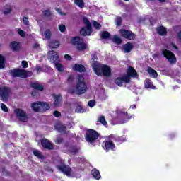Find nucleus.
Instances as JSON below:
<instances>
[{
    "label": "nucleus",
    "mask_w": 181,
    "mask_h": 181,
    "mask_svg": "<svg viewBox=\"0 0 181 181\" xmlns=\"http://www.w3.org/2000/svg\"><path fill=\"white\" fill-rule=\"evenodd\" d=\"M87 83L84 81V76L80 74L78 76L76 81L75 89L71 88L68 90L69 94H77V95H81L87 93Z\"/></svg>",
    "instance_id": "1"
},
{
    "label": "nucleus",
    "mask_w": 181,
    "mask_h": 181,
    "mask_svg": "<svg viewBox=\"0 0 181 181\" xmlns=\"http://www.w3.org/2000/svg\"><path fill=\"white\" fill-rule=\"evenodd\" d=\"M93 70L95 74L98 76V77H111V68L108 65L95 64V62L92 64Z\"/></svg>",
    "instance_id": "2"
},
{
    "label": "nucleus",
    "mask_w": 181,
    "mask_h": 181,
    "mask_svg": "<svg viewBox=\"0 0 181 181\" xmlns=\"http://www.w3.org/2000/svg\"><path fill=\"white\" fill-rule=\"evenodd\" d=\"M31 108L34 112H46L50 110V105L46 102H33L31 103Z\"/></svg>",
    "instance_id": "3"
},
{
    "label": "nucleus",
    "mask_w": 181,
    "mask_h": 181,
    "mask_svg": "<svg viewBox=\"0 0 181 181\" xmlns=\"http://www.w3.org/2000/svg\"><path fill=\"white\" fill-rule=\"evenodd\" d=\"M100 134L98 131L93 129H88L86 132L85 139L88 144H95V141L98 139Z\"/></svg>",
    "instance_id": "4"
},
{
    "label": "nucleus",
    "mask_w": 181,
    "mask_h": 181,
    "mask_svg": "<svg viewBox=\"0 0 181 181\" xmlns=\"http://www.w3.org/2000/svg\"><path fill=\"white\" fill-rule=\"evenodd\" d=\"M83 22L86 27H83L80 30L81 36H90L93 33V28L91 27V23L90 19L87 17L83 18Z\"/></svg>",
    "instance_id": "5"
},
{
    "label": "nucleus",
    "mask_w": 181,
    "mask_h": 181,
    "mask_svg": "<svg viewBox=\"0 0 181 181\" xmlns=\"http://www.w3.org/2000/svg\"><path fill=\"white\" fill-rule=\"evenodd\" d=\"M71 42L74 46H77L76 49L78 52H84L87 50V44L84 43V40L80 37H75L71 39Z\"/></svg>",
    "instance_id": "6"
},
{
    "label": "nucleus",
    "mask_w": 181,
    "mask_h": 181,
    "mask_svg": "<svg viewBox=\"0 0 181 181\" xmlns=\"http://www.w3.org/2000/svg\"><path fill=\"white\" fill-rule=\"evenodd\" d=\"M10 74L13 77H21V78H28V77H30V76H32V73L30 71L19 69L11 70L10 71Z\"/></svg>",
    "instance_id": "7"
},
{
    "label": "nucleus",
    "mask_w": 181,
    "mask_h": 181,
    "mask_svg": "<svg viewBox=\"0 0 181 181\" xmlns=\"http://www.w3.org/2000/svg\"><path fill=\"white\" fill-rule=\"evenodd\" d=\"M11 88L8 86H0V98L4 103H7L11 95Z\"/></svg>",
    "instance_id": "8"
},
{
    "label": "nucleus",
    "mask_w": 181,
    "mask_h": 181,
    "mask_svg": "<svg viewBox=\"0 0 181 181\" xmlns=\"http://www.w3.org/2000/svg\"><path fill=\"white\" fill-rule=\"evenodd\" d=\"M161 54L164 56L170 64H175L177 62L176 55L172 51L166 49L161 50Z\"/></svg>",
    "instance_id": "9"
},
{
    "label": "nucleus",
    "mask_w": 181,
    "mask_h": 181,
    "mask_svg": "<svg viewBox=\"0 0 181 181\" xmlns=\"http://www.w3.org/2000/svg\"><path fill=\"white\" fill-rule=\"evenodd\" d=\"M14 113L16 114L17 118H18L19 121L21 122H28L29 120L28 115H26V112L23 111L22 109H16L14 110Z\"/></svg>",
    "instance_id": "10"
},
{
    "label": "nucleus",
    "mask_w": 181,
    "mask_h": 181,
    "mask_svg": "<svg viewBox=\"0 0 181 181\" xmlns=\"http://www.w3.org/2000/svg\"><path fill=\"white\" fill-rule=\"evenodd\" d=\"M119 33L124 37V39H127L128 40H135V33L131 30L126 29H121Z\"/></svg>",
    "instance_id": "11"
},
{
    "label": "nucleus",
    "mask_w": 181,
    "mask_h": 181,
    "mask_svg": "<svg viewBox=\"0 0 181 181\" xmlns=\"http://www.w3.org/2000/svg\"><path fill=\"white\" fill-rule=\"evenodd\" d=\"M102 148H103L105 152H110V151L115 149V144L111 140H105L102 143Z\"/></svg>",
    "instance_id": "12"
},
{
    "label": "nucleus",
    "mask_w": 181,
    "mask_h": 181,
    "mask_svg": "<svg viewBox=\"0 0 181 181\" xmlns=\"http://www.w3.org/2000/svg\"><path fill=\"white\" fill-rule=\"evenodd\" d=\"M57 168L66 176H71V168L68 165L62 164L61 165H57Z\"/></svg>",
    "instance_id": "13"
},
{
    "label": "nucleus",
    "mask_w": 181,
    "mask_h": 181,
    "mask_svg": "<svg viewBox=\"0 0 181 181\" xmlns=\"http://www.w3.org/2000/svg\"><path fill=\"white\" fill-rule=\"evenodd\" d=\"M41 145L42 148H45V149H47L48 151H53V149H54L53 143L50 142L47 139H42L41 140Z\"/></svg>",
    "instance_id": "14"
},
{
    "label": "nucleus",
    "mask_w": 181,
    "mask_h": 181,
    "mask_svg": "<svg viewBox=\"0 0 181 181\" xmlns=\"http://www.w3.org/2000/svg\"><path fill=\"white\" fill-rule=\"evenodd\" d=\"M127 75H124L126 77H128L129 78V82L131 83V77L135 78L138 77V72H136V70L134 69L132 66H129L127 71Z\"/></svg>",
    "instance_id": "15"
},
{
    "label": "nucleus",
    "mask_w": 181,
    "mask_h": 181,
    "mask_svg": "<svg viewBox=\"0 0 181 181\" xmlns=\"http://www.w3.org/2000/svg\"><path fill=\"white\" fill-rule=\"evenodd\" d=\"M115 83L119 87H122V84H124V83H126L127 84H128L129 83V80L128 78V76H126L124 75L122 77H117L115 80Z\"/></svg>",
    "instance_id": "16"
},
{
    "label": "nucleus",
    "mask_w": 181,
    "mask_h": 181,
    "mask_svg": "<svg viewBox=\"0 0 181 181\" xmlns=\"http://www.w3.org/2000/svg\"><path fill=\"white\" fill-rule=\"evenodd\" d=\"M49 62L51 63H57V62H60V58L59 57V54L56 51L49 52Z\"/></svg>",
    "instance_id": "17"
},
{
    "label": "nucleus",
    "mask_w": 181,
    "mask_h": 181,
    "mask_svg": "<svg viewBox=\"0 0 181 181\" xmlns=\"http://www.w3.org/2000/svg\"><path fill=\"white\" fill-rule=\"evenodd\" d=\"M122 49L124 53H130L131 50L134 49V45L131 42H127L122 45Z\"/></svg>",
    "instance_id": "18"
},
{
    "label": "nucleus",
    "mask_w": 181,
    "mask_h": 181,
    "mask_svg": "<svg viewBox=\"0 0 181 181\" xmlns=\"http://www.w3.org/2000/svg\"><path fill=\"white\" fill-rule=\"evenodd\" d=\"M72 69L78 73H84V71H86V67L84 65L80 64H75Z\"/></svg>",
    "instance_id": "19"
},
{
    "label": "nucleus",
    "mask_w": 181,
    "mask_h": 181,
    "mask_svg": "<svg viewBox=\"0 0 181 181\" xmlns=\"http://www.w3.org/2000/svg\"><path fill=\"white\" fill-rule=\"evenodd\" d=\"M156 32L160 36H166L168 35V31L166 30V28L163 25H160L156 28Z\"/></svg>",
    "instance_id": "20"
},
{
    "label": "nucleus",
    "mask_w": 181,
    "mask_h": 181,
    "mask_svg": "<svg viewBox=\"0 0 181 181\" xmlns=\"http://www.w3.org/2000/svg\"><path fill=\"white\" fill-rule=\"evenodd\" d=\"M30 88H33L34 90H37V91H43V90H45L43 85H40V83L37 82L31 83Z\"/></svg>",
    "instance_id": "21"
},
{
    "label": "nucleus",
    "mask_w": 181,
    "mask_h": 181,
    "mask_svg": "<svg viewBox=\"0 0 181 181\" xmlns=\"http://www.w3.org/2000/svg\"><path fill=\"white\" fill-rule=\"evenodd\" d=\"M112 138H113L115 142H118V144H123V142H125V141H127V137L124 135L121 136H112Z\"/></svg>",
    "instance_id": "22"
},
{
    "label": "nucleus",
    "mask_w": 181,
    "mask_h": 181,
    "mask_svg": "<svg viewBox=\"0 0 181 181\" xmlns=\"http://www.w3.org/2000/svg\"><path fill=\"white\" fill-rule=\"evenodd\" d=\"M91 175L96 180H100V179H101V174L100 173V170H97V168L92 169Z\"/></svg>",
    "instance_id": "23"
},
{
    "label": "nucleus",
    "mask_w": 181,
    "mask_h": 181,
    "mask_svg": "<svg viewBox=\"0 0 181 181\" xmlns=\"http://www.w3.org/2000/svg\"><path fill=\"white\" fill-rule=\"evenodd\" d=\"M19 42L13 41L10 43V47L12 49L13 52H19L20 47H19Z\"/></svg>",
    "instance_id": "24"
},
{
    "label": "nucleus",
    "mask_w": 181,
    "mask_h": 181,
    "mask_svg": "<svg viewBox=\"0 0 181 181\" xmlns=\"http://www.w3.org/2000/svg\"><path fill=\"white\" fill-rule=\"evenodd\" d=\"M54 105L55 107H59V105H60V103H62V100H63V96H62L61 94H59V95H54Z\"/></svg>",
    "instance_id": "25"
},
{
    "label": "nucleus",
    "mask_w": 181,
    "mask_h": 181,
    "mask_svg": "<svg viewBox=\"0 0 181 181\" xmlns=\"http://www.w3.org/2000/svg\"><path fill=\"white\" fill-rule=\"evenodd\" d=\"M144 87H146V88H151L152 90H155V86H153L152 81L149 78L144 81Z\"/></svg>",
    "instance_id": "26"
},
{
    "label": "nucleus",
    "mask_w": 181,
    "mask_h": 181,
    "mask_svg": "<svg viewBox=\"0 0 181 181\" xmlns=\"http://www.w3.org/2000/svg\"><path fill=\"white\" fill-rule=\"evenodd\" d=\"M34 156H36L37 159H40L41 160H45V156L42 154V152L37 149H35L33 152Z\"/></svg>",
    "instance_id": "27"
},
{
    "label": "nucleus",
    "mask_w": 181,
    "mask_h": 181,
    "mask_svg": "<svg viewBox=\"0 0 181 181\" xmlns=\"http://www.w3.org/2000/svg\"><path fill=\"white\" fill-rule=\"evenodd\" d=\"M49 47L51 49H57L59 46H60V42L57 40H52L49 44Z\"/></svg>",
    "instance_id": "28"
},
{
    "label": "nucleus",
    "mask_w": 181,
    "mask_h": 181,
    "mask_svg": "<svg viewBox=\"0 0 181 181\" xmlns=\"http://www.w3.org/2000/svg\"><path fill=\"white\" fill-rule=\"evenodd\" d=\"M6 62V59L2 54H0V70L2 69H5V63Z\"/></svg>",
    "instance_id": "29"
},
{
    "label": "nucleus",
    "mask_w": 181,
    "mask_h": 181,
    "mask_svg": "<svg viewBox=\"0 0 181 181\" xmlns=\"http://www.w3.org/2000/svg\"><path fill=\"white\" fill-rule=\"evenodd\" d=\"M112 40V42L116 43V45H121V43H122V39L118 37V35H114Z\"/></svg>",
    "instance_id": "30"
},
{
    "label": "nucleus",
    "mask_w": 181,
    "mask_h": 181,
    "mask_svg": "<svg viewBox=\"0 0 181 181\" xmlns=\"http://www.w3.org/2000/svg\"><path fill=\"white\" fill-rule=\"evenodd\" d=\"M98 122H100V124L104 125V127H107V125H108L107 120H105V117L103 115L98 117Z\"/></svg>",
    "instance_id": "31"
},
{
    "label": "nucleus",
    "mask_w": 181,
    "mask_h": 181,
    "mask_svg": "<svg viewBox=\"0 0 181 181\" xmlns=\"http://www.w3.org/2000/svg\"><path fill=\"white\" fill-rule=\"evenodd\" d=\"M69 151L71 153H78L80 148L77 146H70Z\"/></svg>",
    "instance_id": "32"
},
{
    "label": "nucleus",
    "mask_w": 181,
    "mask_h": 181,
    "mask_svg": "<svg viewBox=\"0 0 181 181\" xmlns=\"http://www.w3.org/2000/svg\"><path fill=\"white\" fill-rule=\"evenodd\" d=\"M111 34L108 31H103L100 34L101 39H110Z\"/></svg>",
    "instance_id": "33"
},
{
    "label": "nucleus",
    "mask_w": 181,
    "mask_h": 181,
    "mask_svg": "<svg viewBox=\"0 0 181 181\" xmlns=\"http://www.w3.org/2000/svg\"><path fill=\"white\" fill-rule=\"evenodd\" d=\"M55 68L60 73H63V71H64V68L63 67V65L59 62H55Z\"/></svg>",
    "instance_id": "34"
},
{
    "label": "nucleus",
    "mask_w": 181,
    "mask_h": 181,
    "mask_svg": "<svg viewBox=\"0 0 181 181\" xmlns=\"http://www.w3.org/2000/svg\"><path fill=\"white\" fill-rule=\"evenodd\" d=\"M75 5H77L78 8H84V1L83 0H74Z\"/></svg>",
    "instance_id": "35"
},
{
    "label": "nucleus",
    "mask_w": 181,
    "mask_h": 181,
    "mask_svg": "<svg viewBox=\"0 0 181 181\" xmlns=\"http://www.w3.org/2000/svg\"><path fill=\"white\" fill-rule=\"evenodd\" d=\"M147 71L148 74H150L151 76H153V77H158V72H156L155 69L149 67Z\"/></svg>",
    "instance_id": "36"
},
{
    "label": "nucleus",
    "mask_w": 181,
    "mask_h": 181,
    "mask_svg": "<svg viewBox=\"0 0 181 181\" xmlns=\"http://www.w3.org/2000/svg\"><path fill=\"white\" fill-rule=\"evenodd\" d=\"M93 27L95 28V29H96L97 30H100V29H101V24H100V23H98L95 21H93Z\"/></svg>",
    "instance_id": "37"
},
{
    "label": "nucleus",
    "mask_w": 181,
    "mask_h": 181,
    "mask_svg": "<svg viewBox=\"0 0 181 181\" xmlns=\"http://www.w3.org/2000/svg\"><path fill=\"white\" fill-rule=\"evenodd\" d=\"M42 13L44 16H46L47 18L52 16V12H50L49 9L45 10L44 11H42Z\"/></svg>",
    "instance_id": "38"
},
{
    "label": "nucleus",
    "mask_w": 181,
    "mask_h": 181,
    "mask_svg": "<svg viewBox=\"0 0 181 181\" xmlns=\"http://www.w3.org/2000/svg\"><path fill=\"white\" fill-rule=\"evenodd\" d=\"M63 142H64V139H63V137L61 136H58L57 137L56 140H55V144H63Z\"/></svg>",
    "instance_id": "39"
},
{
    "label": "nucleus",
    "mask_w": 181,
    "mask_h": 181,
    "mask_svg": "<svg viewBox=\"0 0 181 181\" xmlns=\"http://www.w3.org/2000/svg\"><path fill=\"white\" fill-rule=\"evenodd\" d=\"M122 23V18H121V16H117L116 19L117 26H121Z\"/></svg>",
    "instance_id": "40"
},
{
    "label": "nucleus",
    "mask_w": 181,
    "mask_h": 181,
    "mask_svg": "<svg viewBox=\"0 0 181 181\" xmlns=\"http://www.w3.org/2000/svg\"><path fill=\"white\" fill-rule=\"evenodd\" d=\"M45 36L46 39H50V37H52V33L50 32V30H47L45 31Z\"/></svg>",
    "instance_id": "41"
},
{
    "label": "nucleus",
    "mask_w": 181,
    "mask_h": 181,
    "mask_svg": "<svg viewBox=\"0 0 181 181\" xmlns=\"http://www.w3.org/2000/svg\"><path fill=\"white\" fill-rule=\"evenodd\" d=\"M1 108L4 112H8V106H6V105H5L4 103H1Z\"/></svg>",
    "instance_id": "42"
},
{
    "label": "nucleus",
    "mask_w": 181,
    "mask_h": 181,
    "mask_svg": "<svg viewBox=\"0 0 181 181\" xmlns=\"http://www.w3.org/2000/svg\"><path fill=\"white\" fill-rule=\"evenodd\" d=\"M59 30L62 33H64L66 30V25H59Z\"/></svg>",
    "instance_id": "43"
},
{
    "label": "nucleus",
    "mask_w": 181,
    "mask_h": 181,
    "mask_svg": "<svg viewBox=\"0 0 181 181\" xmlns=\"http://www.w3.org/2000/svg\"><path fill=\"white\" fill-rule=\"evenodd\" d=\"M21 66H22L23 69H28V67L29 66V64H28V62L22 61Z\"/></svg>",
    "instance_id": "44"
},
{
    "label": "nucleus",
    "mask_w": 181,
    "mask_h": 181,
    "mask_svg": "<svg viewBox=\"0 0 181 181\" xmlns=\"http://www.w3.org/2000/svg\"><path fill=\"white\" fill-rule=\"evenodd\" d=\"M53 115L54 117L59 118V117H62V113L57 110H55L53 112Z\"/></svg>",
    "instance_id": "45"
},
{
    "label": "nucleus",
    "mask_w": 181,
    "mask_h": 181,
    "mask_svg": "<svg viewBox=\"0 0 181 181\" xmlns=\"http://www.w3.org/2000/svg\"><path fill=\"white\" fill-rule=\"evenodd\" d=\"M75 111L76 112H83V107L81 105L76 106Z\"/></svg>",
    "instance_id": "46"
},
{
    "label": "nucleus",
    "mask_w": 181,
    "mask_h": 181,
    "mask_svg": "<svg viewBox=\"0 0 181 181\" xmlns=\"http://www.w3.org/2000/svg\"><path fill=\"white\" fill-rule=\"evenodd\" d=\"M88 107H95V100H90L88 103Z\"/></svg>",
    "instance_id": "47"
},
{
    "label": "nucleus",
    "mask_w": 181,
    "mask_h": 181,
    "mask_svg": "<svg viewBox=\"0 0 181 181\" xmlns=\"http://www.w3.org/2000/svg\"><path fill=\"white\" fill-rule=\"evenodd\" d=\"M66 129H67V127H66V126L64 125L60 126L59 127V131H61L62 132H66Z\"/></svg>",
    "instance_id": "48"
},
{
    "label": "nucleus",
    "mask_w": 181,
    "mask_h": 181,
    "mask_svg": "<svg viewBox=\"0 0 181 181\" xmlns=\"http://www.w3.org/2000/svg\"><path fill=\"white\" fill-rule=\"evenodd\" d=\"M18 35H20V36H21V37H25V31H23V30L19 29V30H18Z\"/></svg>",
    "instance_id": "49"
},
{
    "label": "nucleus",
    "mask_w": 181,
    "mask_h": 181,
    "mask_svg": "<svg viewBox=\"0 0 181 181\" xmlns=\"http://www.w3.org/2000/svg\"><path fill=\"white\" fill-rule=\"evenodd\" d=\"M23 22L24 25H29V21H28V17H23Z\"/></svg>",
    "instance_id": "50"
},
{
    "label": "nucleus",
    "mask_w": 181,
    "mask_h": 181,
    "mask_svg": "<svg viewBox=\"0 0 181 181\" xmlns=\"http://www.w3.org/2000/svg\"><path fill=\"white\" fill-rule=\"evenodd\" d=\"M64 59L65 60H68V61L73 60V58L69 54H65Z\"/></svg>",
    "instance_id": "51"
},
{
    "label": "nucleus",
    "mask_w": 181,
    "mask_h": 181,
    "mask_svg": "<svg viewBox=\"0 0 181 181\" xmlns=\"http://www.w3.org/2000/svg\"><path fill=\"white\" fill-rule=\"evenodd\" d=\"M31 95H33V97H37V95H39V93L36 90H33L31 92Z\"/></svg>",
    "instance_id": "52"
},
{
    "label": "nucleus",
    "mask_w": 181,
    "mask_h": 181,
    "mask_svg": "<svg viewBox=\"0 0 181 181\" xmlns=\"http://www.w3.org/2000/svg\"><path fill=\"white\" fill-rule=\"evenodd\" d=\"M11 12H12V9L7 8L6 10H5L4 11V15H8V14L11 13Z\"/></svg>",
    "instance_id": "53"
},
{
    "label": "nucleus",
    "mask_w": 181,
    "mask_h": 181,
    "mask_svg": "<svg viewBox=\"0 0 181 181\" xmlns=\"http://www.w3.org/2000/svg\"><path fill=\"white\" fill-rule=\"evenodd\" d=\"M73 80H74V77H73L72 75H70L68 77L67 81H68V83H71V81H73Z\"/></svg>",
    "instance_id": "54"
},
{
    "label": "nucleus",
    "mask_w": 181,
    "mask_h": 181,
    "mask_svg": "<svg viewBox=\"0 0 181 181\" xmlns=\"http://www.w3.org/2000/svg\"><path fill=\"white\" fill-rule=\"evenodd\" d=\"M97 59H98L97 54H96V53L93 54H92V60H93V62H95V60H97Z\"/></svg>",
    "instance_id": "55"
},
{
    "label": "nucleus",
    "mask_w": 181,
    "mask_h": 181,
    "mask_svg": "<svg viewBox=\"0 0 181 181\" xmlns=\"http://www.w3.org/2000/svg\"><path fill=\"white\" fill-rule=\"evenodd\" d=\"M45 170H47V172H50V173H53V172H54V170H53L52 168L50 167H47L45 168Z\"/></svg>",
    "instance_id": "56"
},
{
    "label": "nucleus",
    "mask_w": 181,
    "mask_h": 181,
    "mask_svg": "<svg viewBox=\"0 0 181 181\" xmlns=\"http://www.w3.org/2000/svg\"><path fill=\"white\" fill-rule=\"evenodd\" d=\"M36 71H42V67H40V66H36Z\"/></svg>",
    "instance_id": "57"
},
{
    "label": "nucleus",
    "mask_w": 181,
    "mask_h": 181,
    "mask_svg": "<svg viewBox=\"0 0 181 181\" xmlns=\"http://www.w3.org/2000/svg\"><path fill=\"white\" fill-rule=\"evenodd\" d=\"M130 108H132V110H135L136 108V105H132L130 106Z\"/></svg>",
    "instance_id": "58"
},
{
    "label": "nucleus",
    "mask_w": 181,
    "mask_h": 181,
    "mask_svg": "<svg viewBox=\"0 0 181 181\" xmlns=\"http://www.w3.org/2000/svg\"><path fill=\"white\" fill-rule=\"evenodd\" d=\"M125 114H126V117H127V120H128V119H131V118H132V117L128 115V113H127V112H126Z\"/></svg>",
    "instance_id": "59"
},
{
    "label": "nucleus",
    "mask_w": 181,
    "mask_h": 181,
    "mask_svg": "<svg viewBox=\"0 0 181 181\" xmlns=\"http://www.w3.org/2000/svg\"><path fill=\"white\" fill-rule=\"evenodd\" d=\"M33 47H34V49H37V47H39V44L35 43V44L33 45Z\"/></svg>",
    "instance_id": "60"
},
{
    "label": "nucleus",
    "mask_w": 181,
    "mask_h": 181,
    "mask_svg": "<svg viewBox=\"0 0 181 181\" xmlns=\"http://www.w3.org/2000/svg\"><path fill=\"white\" fill-rule=\"evenodd\" d=\"M173 136H175V135L171 134V135L170 136V138H173Z\"/></svg>",
    "instance_id": "61"
},
{
    "label": "nucleus",
    "mask_w": 181,
    "mask_h": 181,
    "mask_svg": "<svg viewBox=\"0 0 181 181\" xmlns=\"http://www.w3.org/2000/svg\"><path fill=\"white\" fill-rule=\"evenodd\" d=\"M56 10L57 11V12H60V9L59 8H56Z\"/></svg>",
    "instance_id": "62"
},
{
    "label": "nucleus",
    "mask_w": 181,
    "mask_h": 181,
    "mask_svg": "<svg viewBox=\"0 0 181 181\" xmlns=\"http://www.w3.org/2000/svg\"><path fill=\"white\" fill-rule=\"evenodd\" d=\"M175 49H177V46H175Z\"/></svg>",
    "instance_id": "63"
},
{
    "label": "nucleus",
    "mask_w": 181,
    "mask_h": 181,
    "mask_svg": "<svg viewBox=\"0 0 181 181\" xmlns=\"http://www.w3.org/2000/svg\"><path fill=\"white\" fill-rule=\"evenodd\" d=\"M124 1H129V0H124Z\"/></svg>",
    "instance_id": "64"
}]
</instances>
